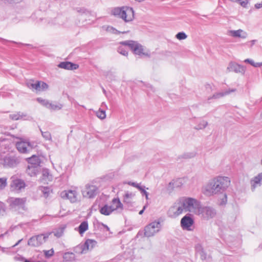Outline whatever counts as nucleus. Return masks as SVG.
<instances>
[{
	"label": "nucleus",
	"mask_w": 262,
	"mask_h": 262,
	"mask_svg": "<svg viewBox=\"0 0 262 262\" xmlns=\"http://www.w3.org/2000/svg\"><path fill=\"white\" fill-rule=\"evenodd\" d=\"M199 202L192 198H183L175 205L171 207L168 211V215L171 217H176L183 211L196 214L199 207Z\"/></svg>",
	"instance_id": "1"
},
{
	"label": "nucleus",
	"mask_w": 262,
	"mask_h": 262,
	"mask_svg": "<svg viewBox=\"0 0 262 262\" xmlns=\"http://www.w3.org/2000/svg\"><path fill=\"white\" fill-rule=\"evenodd\" d=\"M230 180L227 177H217L211 180L205 186V193L208 195L224 191L229 186Z\"/></svg>",
	"instance_id": "2"
},
{
	"label": "nucleus",
	"mask_w": 262,
	"mask_h": 262,
	"mask_svg": "<svg viewBox=\"0 0 262 262\" xmlns=\"http://www.w3.org/2000/svg\"><path fill=\"white\" fill-rule=\"evenodd\" d=\"M111 14L126 23L132 21L135 17L133 8L129 7L114 8L111 11Z\"/></svg>",
	"instance_id": "3"
},
{
	"label": "nucleus",
	"mask_w": 262,
	"mask_h": 262,
	"mask_svg": "<svg viewBox=\"0 0 262 262\" xmlns=\"http://www.w3.org/2000/svg\"><path fill=\"white\" fill-rule=\"evenodd\" d=\"M196 214L201 215L204 220H209L215 216L216 211L212 207L201 206L199 204Z\"/></svg>",
	"instance_id": "4"
},
{
	"label": "nucleus",
	"mask_w": 262,
	"mask_h": 262,
	"mask_svg": "<svg viewBox=\"0 0 262 262\" xmlns=\"http://www.w3.org/2000/svg\"><path fill=\"white\" fill-rule=\"evenodd\" d=\"M51 234V232H48L33 236L29 239L28 245L34 247H39L47 241Z\"/></svg>",
	"instance_id": "5"
},
{
	"label": "nucleus",
	"mask_w": 262,
	"mask_h": 262,
	"mask_svg": "<svg viewBox=\"0 0 262 262\" xmlns=\"http://www.w3.org/2000/svg\"><path fill=\"white\" fill-rule=\"evenodd\" d=\"M120 43L123 46L128 47L135 54L138 55L144 54L142 46L137 41L134 40H126L121 41Z\"/></svg>",
	"instance_id": "6"
},
{
	"label": "nucleus",
	"mask_w": 262,
	"mask_h": 262,
	"mask_svg": "<svg viewBox=\"0 0 262 262\" xmlns=\"http://www.w3.org/2000/svg\"><path fill=\"white\" fill-rule=\"evenodd\" d=\"M161 228L160 222L154 221L147 225L144 229V235L147 237L154 236L160 231Z\"/></svg>",
	"instance_id": "7"
},
{
	"label": "nucleus",
	"mask_w": 262,
	"mask_h": 262,
	"mask_svg": "<svg viewBox=\"0 0 262 262\" xmlns=\"http://www.w3.org/2000/svg\"><path fill=\"white\" fill-rule=\"evenodd\" d=\"M11 180L10 188L12 191L19 192L26 186L25 181L22 179L13 176L11 178Z\"/></svg>",
	"instance_id": "8"
},
{
	"label": "nucleus",
	"mask_w": 262,
	"mask_h": 262,
	"mask_svg": "<svg viewBox=\"0 0 262 262\" xmlns=\"http://www.w3.org/2000/svg\"><path fill=\"white\" fill-rule=\"evenodd\" d=\"M20 139V141L17 142L16 144V148L20 152L23 154L28 153L35 147V146L34 143L24 141L22 139Z\"/></svg>",
	"instance_id": "9"
},
{
	"label": "nucleus",
	"mask_w": 262,
	"mask_h": 262,
	"mask_svg": "<svg viewBox=\"0 0 262 262\" xmlns=\"http://www.w3.org/2000/svg\"><path fill=\"white\" fill-rule=\"evenodd\" d=\"M98 192L99 188L98 187L89 184L85 185L84 188L82 190L83 196L89 199L94 198Z\"/></svg>",
	"instance_id": "10"
},
{
	"label": "nucleus",
	"mask_w": 262,
	"mask_h": 262,
	"mask_svg": "<svg viewBox=\"0 0 262 262\" xmlns=\"http://www.w3.org/2000/svg\"><path fill=\"white\" fill-rule=\"evenodd\" d=\"M26 198H11L10 200V206L14 209H21L25 210Z\"/></svg>",
	"instance_id": "11"
},
{
	"label": "nucleus",
	"mask_w": 262,
	"mask_h": 262,
	"mask_svg": "<svg viewBox=\"0 0 262 262\" xmlns=\"http://www.w3.org/2000/svg\"><path fill=\"white\" fill-rule=\"evenodd\" d=\"M194 224V220L190 214H187L181 220V226L183 229L190 230Z\"/></svg>",
	"instance_id": "12"
},
{
	"label": "nucleus",
	"mask_w": 262,
	"mask_h": 262,
	"mask_svg": "<svg viewBox=\"0 0 262 262\" xmlns=\"http://www.w3.org/2000/svg\"><path fill=\"white\" fill-rule=\"evenodd\" d=\"M60 196L63 199H68L71 203H75L77 201V192L75 190H66L61 192Z\"/></svg>",
	"instance_id": "13"
},
{
	"label": "nucleus",
	"mask_w": 262,
	"mask_h": 262,
	"mask_svg": "<svg viewBox=\"0 0 262 262\" xmlns=\"http://www.w3.org/2000/svg\"><path fill=\"white\" fill-rule=\"evenodd\" d=\"M229 71L234 72L236 73H241L244 74L245 72L246 68L244 66L238 64L236 63L230 62L227 68Z\"/></svg>",
	"instance_id": "14"
},
{
	"label": "nucleus",
	"mask_w": 262,
	"mask_h": 262,
	"mask_svg": "<svg viewBox=\"0 0 262 262\" xmlns=\"http://www.w3.org/2000/svg\"><path fill=\"white\" fill-rule=\"evenodd\" d=\"M9 118L13 120H30V117L28 116V115L26 113H24L21 112H18L14 114H10L9 115Z\"/></svg>",
	"instance_id": "15"
},
{
	"label": "nucleus",
	"mask_w": 262,
	"mask_h": 262,
	"mask_svg": "<svg viewBox=\"0 0 262 262\" xmlns=\"http://www.w3.org/2000/svg\"><path fill=\"white\" fill-rule=\"evenodd\" d=\"M58 67L60 68L66 70H74L77 69L79 66L77 64H75L70 61H63L59 63Z\"/></svg>",
	"instance_id": "16"
},
{
	"label": "nucleus",
	"mask_w": 262,
	"mask_h": 262,
	"mask_svg": "<svg viewBox=\"0 0 262 262\" xmlns=\"http://www.w3.org/2000/svg\"><path fill=\"white\" fill-rule=\"evenodd\" d=\"M236 91V89H229L222 92L216 93L213 94L211 97H208L207 100L208 101H209L211 99H219L225 96L228 95L231 93L235 92Z\"/></svg>",
	"instance_id": "17"
},
{
	"label": "nucleus",
	"mask_w": 262,
	"mask_h": 262,
	"mask_svg": "<svg viewBox=\"0 0 262 262\" xmlns=\"http://www.w3.org/2000/svg\"><path fill=\"white\" fill-rule=\"evenodd\" d=\"M17 160L12 157H6L4 159V166L8 167H13L17 164Z\"/></svg>",
	"instance_id": "18"
},
{
	"label": "nucleus",
	"mask_w": 262,
	"mask_h": 262,
	"mask_svg": "<svg viewBox=\"0 0 262 262\" xmlns=\"http://www.w3.org/2000/svg\"><path fill=\"white\" fill-rule=\"evenodd\" d=\"M262 181V173H259L251 180V189L254 191L256 187L260 186V182Z\"/></svg>",
	"instance_id": "19"
},
{
	"label": "nucleus",
	"mask_w": 262,
	"mask_h": 262,
	"mask_svg": "<svg viewBox=\"0 0 262 262\" xmlns=\"http://www.w3.org/2000/svg\"><path fill=\"white\" fill-rule=\"evenodd\" d=\"M195 251L196 254H198L200 256V258L202 260H205L207 258V253L204 250L203 246L200 244H197L195 246Z\"/></svg>",
	"instance_id": "20"
},
{
	"label": "nucleus",
	"mask_w": 262,
	"mask_h": 262,
	"mask_svg": "<svg viewBox=\"0 0 262 262\" xmlns=\"http://www.w3.org/2000/svg\"><path fill=\"white\" fill-rule=\"evenodd\" d=\"M229 33L230 35L234 37L246 38L247 36V33L242 29L230 30Z\"/></svg>",
	"instance_id": "21"
},
{
	"label": "nucleus",
	"mask_w": 262,
	"mask_h": 262,
	"mask_svg": "<svg viewBox=\"0 0 262 262\" xmlns=\"http://www.w3.org/2000/svg\"><path fill=\"white\" fill-rule=\"evenodd\" d=\"M27 161L29 165H33L34 166L39 167L41 163V159L38 156L33 155L31 157L28 158Z\"/></svg>",
	"instance_id": "22"
},
{
	"label": "nucleus",
	"mask_w": 262,
	"mask_h": 262,
	"mask_svg": "<svg viewBox=\"0 0 262 262\" xmlns=\"http://www.w3.org/2000/svg\"><path fill=\"white\" fill-rule=\"evenodd\" d=\"M40 81H37L34 82V80H30L26 83L28 88L31 89L32 91L39 92L40 90Z\"/></svg>",
	"instance_id": "23"
},
{
	"label": "nucleus",
	"mask_w": 262,
	"mask_h": 262,
	"mask_svg": "<svg viewBox=\"0 0 262 262\" xmlns=\"http://www.w3.org/2000/svg\"><path fill=\"white\" fill-rule=\"evenodd\" d=\"M113 211H114V209L113 208V206H108L107 205H105L104 206L102 207L99 210L102 214L105 215H110Z\"/></svg>",
	"instance_id": "24"
},
{
	"label": "nucleus",
	"mask_w": 262,
	"mask_h": 262,
	"mask_svg": "<svg viewBox=\"0 0 262 262\" xmlns=\"http://www.w3.org/2000/svg\"><path fill=\"white\" fill-rule=\"evenodd\" d=\"M97 242L94 239H88L83 243L87 251L92 249L97 245Z\"/></svg>",
	"instance_id": "25"
},
{
	"label": "nucleus",
	"mask_w": 262,
	"mask_h": 262,
	"mask_svg": "<svg viewBox=\"0 0 262 262\" xmlns=\"http://www.w3.org/2000/svg\"><path fill=\"white\" fill-rule=\"evenodd\" d=\"M83 244H80L74 248V251L79 254L86 253L87 252V250L85 249V246H84Z\"/></svg>",
	"instance_id": "26"
},
{
	"label": "nucleus",
	"mask_w": 262,
	"mask_h": 262,
	"mask_svg": "<svg viewBox=\"0 0 262 262\" xmlns=\"http://www.w3.org/2000/svg\"><path fill=\"white\" fill-rule=\"evenodd\" d=\"M88 222L87 221H83L79 225L77 230L80 234L82 235L88 229Z\"/></svg>",
	"instance_id": "27"
},
{
	"label": "nucleus",
	"mask_w": 262,
	"mask_h": 262,
	"mask_svg": "<svg viewBox=\"0 0 262 262\" xmlns=\"http://www.w3.org/2000/svg\"><path fill=\"white\" fill-rule=\"evenodd\" d=\"M134 196V193L128 191L126 192L123 196V202L127 204H130L132 203V200Z\"/></svg>",
	"instance_id": "28"
},
{
	"label": "nucleus",
	"mask_w": 262,
	"mask_h": 262,
	"mask_svg": "<svg viewBox=\"0 0 262 262\" xmlns=\"http://www.w3.org/2000/svg\"><path fill=\"white\" fill-rule=\"evenodd\" d=\"M38 167L33 165H28L27 169V173L31 177L36 175L38 172Z\"/></svg>",
	"instance_id": "29"
},
{
	"label": "nucleus",
	"mask_w": 262,
	"mask_h": 262,
	"mask_svg": "<svg viewBox=\"0 0 262 262\" xmlns=\"http://www.w3.org/2000/svg\"><path fill=\"white\" fill-rule=\"evenodd\" d=\"M113 205L114 207L113 208L114 209V210H117L119 208L122 209L123 208V204L121 203L119 199L118 198H114L112 200Z\"/></svg>",
	"instance_id": "30"
},
{
	"label": "nucleus",
	"mask_w": 262,
	"mask_h": 262,
	"mask_svg": "<svg viewBox=\"0 0 262 262\" xmlns=\"http://www.w3.org/2000/svg\"><path fill=\"white\" fill-rule=\"evenodd\" d=\"M62 105L59 103H56V104H53L51 102L50 103L49 107L48 108L50 109L53 111L59 110H61L62 107Z\"/></svg>",
	"instance_id": "31"
},
{
	"label": "nucleus",
	"mask_w": 262,
	"mask_h": 262,
	"mask_svg": "<svg viewBox=\"0 0 262 262\" xmlns=\"http://www.w3.org/2000/svg\"><path fill=\"white\" fill-rule=\"evenodd\" d=\"M63 258L66 261H72L75 259V255L72 252H66L64 254Z\"/></svg>",
	"instance_id": "32"
},
{
	"label": "nucleus",
	"mask_w": 262,
	"mask_h": 262,
	"mask_svg": "<svg viewBox=\"0 0 262 262\" xmlns=\"http://www.w3.org/2000/svg\"><path fill=\"white\" fill-rule=\"evenodd\" d=\"M42 178L45 181H50L52 180V176L50 173L48 169H45L43 170Z\"/></svg>",
	"instance_id": "33"
},
{
	"label": "nucleus",
	"mask_w": 262,
	"mask_h": 262,
	"mask_svg": "<svg viewBox=\"0 0 262 262\" xmlns=\"http://www.w3.org/2000/svg\"><path fill=\"white\" fill-rule=\"evenodd\" d=\"M107 31L108 32H111L112 33L115 34H118L120 33H123V34L127 33L129 32L128 30L121 32V31L117 30V29L113 28V27H108L107 29Z\"/></svg>",
	"instance_id": "34"
},
{
	"label": "nucleus",
	"mask_w": 262,
	"mask_h": 262,
	"mask_svg": "<svg viewBox=\"0 0 262 262\" xmlns=\"http://www.w3.org/2000/svg\"><path fill=\"white\" fill-rule=\"evenodd\" d=\"M208 125V122L205 120H202L196 126L194 129L196 130L203 129Z\"/></svg>",
	"instance_id": "35"
},
{
	"label": "nucleus",
	"mask_w": 262,
	"mask_h": 262,
	"mask_svg": "<svg viewBox=\"0 0 262 262\" xmlns=\"http://www.w3.org/2000/svg\"><path fill=\"white\" fill-rule=\"evenodd\" d=\"M64 228L61 227L53 231L54 235L57 237H60L64 232Z\"/></svg>",
	"instance_id": "36"
},
{
	"label": "nucleus",
	"mask_w": 262,
	"mask_h": 262,
	"mask_svg": "<svg viewBox=\"0 0 262 262\" xmlns=\"http://www.w3.org/2000/svg\"><path fill=\"white\" fill-rule=\"evenodd\" d=\"M36 100L39 103L42 104L43 106H45L47 108H48L50 103V102L49 100L43 99L41 98H37Z\"/></svg>",
	"instance_id": "37"
},
{
	"label": "nucleus",
	"mask_w": 262,
	"mask_h": 262,
	"mask_svg": "<svg viewBox=\"0 0 262 262\" xmlns=\"http://www.w3.org/2000/svg\"><path fill=\"white\" fill-rule=\"evenodd\" d=\"M40 131L41 133V135L42 137L46 140H51L52 139L51 135L50 132L46 131V132H43L41 129L40 128Z\"/></svg>",
	"instance_id": "38"
},
{
	"label": "nucleus",
	"mask_w": 262,
	"mask_h": 262,
	"mask_svg": "<svg viewBox=\"0 0 262 262\" xmlns=\"http://www.w3.org/2000/svg\"><path fill=\"white\" fill-rule=\"evenodd\" d=\"M96 115L100 119H103L106 117L105 111L99 108V110L96 112Z\"/></svg>",
	"instance_id": "39"
},
{
	"label": "nucleus",
	"mask_w": 262,
	"mask_h": 262,
	"mask_svg": "<svg viewBox=\"0 0 262 262\" xmlns=\"http://www.w3.org/2000/svg\"><path fill=\"white\" fill-rule=\"evenodd\" d=\"M76 10L78 13L81 14H84L86 16H89L91 15V12L88 10L83 8H76Z\"/></svg>",
	"instance_id": "40"
},
{
	"label": "nucleus",
	"mask_w": 262,
	"mask_h": 262,
	"mask_svg": "<svg viewBox=\"0 0 262 262\" xmlns=\"http://www.w3.org/2000/svg\"><path fill=\"white\" fill-rule=\"evenodd\" d=\"M7 179L6 178L3 177L0 178V190L4 189L7 186Z\"/></svg>",
	"instance_id": "41"
},
{
	"label": "nucleus",
	"mask_w": 262,
	"mask_h": 262,
	"mask_svg": "<svg viewBox=\"0 0 262 262\" xmlns=\"http://www.w3.org/2000/svg\"><path fill=\"white\" fill-rule=\"evenodd\" d=\"M172 182L176 188H180L183 185V180L181 179L172 180Z\"/></svg>",
	"instance_id": "42"
},
{
	"label": "nucleus",
	"mask_w": 262,
	"mask_h": 262,
	"mask_svg": "<svg viewBox=\"0 0 262 262\" xmlns=\"http://www.w3.org/2000/svg\"><path fill=\"white\" fill-rule=\"evenodd\" d=\"M41 191L43 194L44 197L47 198L48 197L51 190L49 187H42Z\"/></svg>",
	"instance_id": "43"
},
{
	"label": "nucleus",
	"mask_w": 262,
	"mask_h": 262,
	"mask_svg": "<svg viewBox=\"0 0 262 262\" xmlns=\"http://www.w3.org/2000/svg\"><path fill=\"white\" fill-rule=\"evenodd\" d=\"M176 38L179 40L185 39L187 38V36L184 32H180L177 34Z\"/></svg>",
	"instance_id": "44"
},
{
	"label": "nucleus",
	"mask_w": 262,
	"mask_h": 262,
	"mask_svg": "<svg viewBox=\"0 0 262 262\" xmlns=\"http://www.w3.org/2000/svg\"><path fill=\"white\" fill-rule=\"evenodd\" d=\"M43 252H44V254H45V256L47 258H49V257H51L52 256H53L54 255V251L53 249H51L49 250H44Z\"/></svg>",
	"instance_id": "45"
},
{
	"label": "nucleus",
	"mask_w": 262,
	"mask_h": 262,
	"mask_svg": "<svg viewBox=\"0 0 262 262\" xmlns=\"http://www.w3.org/2000/svg\"><path fill=\"white\" fill-rule=\"evenodd\" d=\"M118 52L124 56H127L128 51L123 47H119L118 49Z\"/></svg>",
	"instance_id": "46"
},
{
	"label": "nucleus",
	"mask_w": 262,
	"mask_h": 262,
	"mask_svg": "<svg viewBox=\"0 0 262 262\" xmlns=\"http://www.w3.org/2000/svg\"><path fill=\"white\" fill-rule=\"evenodd\" d=\"M124 184H127L129 185H130V186H133L134 187H136V188H138L139 190L142 187V186H141L139 184L136 183L135 182H130V181L127 182H124Z\"/></svg>",
	"instance_id": "47"
},
{
	"label": "nucleus",
	"mask_w": 262,
	"mask_h": 262,
	"mask_svg": "<svg viewBox=\"0 0 262 262\" xmlns=\"http://www.w3.org/2000/svg\"><path fill=\"white\" fill-rule=\"evenodd\" d=\"M145 187L144 186H142L139 189V190L141 191V193H142V195H144L145 196L146 199L148 200V193L145 190Z\"/></svg>",
	"instance_id": "48"
},
{
	"label": "nucleus",
	"mask_w": 262,
	"mask_h": 262,
	"mask_svg": "<svg viewBox=\"0 0 262 262\" xmlns=\"http://www.w3.org/2000/svg\"><path fill=\"white\" fill-rule=\"evenodd\" d=\"M48 88V85L46 83H45L44 82L40 81L39 91H44V90L47 89Z\"/></svg>",
	"instance_id": "49"
},
{
	"label": "nucleus",
	"mask_w": 262,
	"mask_h": 262,
	"mask_svg": "<svg viewBox=\"0 0 262 262\" xmlns=\"http://www.w3.org/2000/svg\"><path fill=\"white\" fill-rule=\"evenodd\" d=\"M5 212V205L3 203H0V215H3Z\"/></svg>",
	"instance_id": "50"
},
{
	"label": "nucleus",
	"mask_w": 262,
	"mask_h": 262,
	"mask_svg": "<svg viewBox=\"0 0 262 262\" xmlns=\"http://www.w3.org/2000/svg\"><path fill=\"white\" fill-rule=\"evenodd\" d=\"M175 186L173 185L172 181L170 182L167 186V190H168L169 192H171L173 190L174 188H175Z\"/></svg>",
	"instance_id": "51"
},
{
	"label": "nucleus",
	"mask_w": 262,
	"mask_h": 262,
	"mask_svg": "<svg viewBox=\"0 0 262 262\" xmlns=\"http://www.w3.org/2000/svg\"><path fill=\"white\" fill-rule=\"evenodd\" d=\"M195 156V154L194 153H187L183 155V158L187 159V158H191L194 157Z\"/></svg>",
	"instance_id": "52"
},
{
	"label": "nucleus",
	"mask_w": 262,
	"mask_h": 262,
	"mask_svg": "<svg viewBox=\"0 0 262 262\" xmlns=\"http://www.w3.org/2000/svg\"><path fill=\"white\" fill-rule=\"evenodd\" d=\"M238 3L242 7H243L244 8H246L247 7V5H248V2L247 0H244V1L242 0Z\"/></svg>",
	"instance_id": "53"
},
{
	"label": "nucleus",
	"mask_w": 262,
	"mask_h": 262,
	"mask_svg": "<svg viewBox=\"0 0 262 262\" xmlns=\"http://www.w3.org/2000/svg\"><path fill=\"white\" fill-rule=\"evenodd\" d=\"M244 62H246V63H250L251 66L252 65H254V61L251 59H246L244 60Z\"/></svg>",
	"instance_id": "54"
},
{
	"label": "nucleus",
	"mask_w": 262,
	"mask_h": 262,
	"mask_svg": "<svg viewBox=\"0 0 262 262\" xmlns=\"http://www.w3.org/2000/svg\"><path fill=\"white\" fill-rule=\"evenodd\" d=\"M9 3H18L22 1V0H7Z\"/></svg>",
	"instance_id": "55"
},
{
	"label": "nucleus",
	"mask_w": 262,
	"mask_h": 262,
	"mask_svg": "<svg viewBox=\"0 0 262 262\" xmlns=\"http://www.w3.org/2000/svg\"><path fill=\"white\" fill-rule=\"evenodd\" d=\"M254 67H260L262 66V62H254V65H252Z\"/></svg>",
	"instance_id": "56"
},
{
	"label": "nucleus",
	"mask_w": 262,
	"mask_h": 262,
	"mask_svg": "<svg viewBox=\"0 0 262 262\" xmlns=\"http://www.w3.org/2000/svg\"><path fill=\"white\" fill-rule=\"evenodd\" d=\"M255 7L256 9H260L262 7V2L260 3H257L255 5Z\"/></svg>",
	"instance_id": "57"
},
{
	"label": "nucleus",
	"mask_w": 262,
	"mask_h": 262,
	"mask_svg": "<svg viewBox=\"0 0 262 262\" xmlns=\"http://www.w3.org/2000/svg\"><path fill=\"white\" fill-rule=\"evenodd\" d=\"M0 40L3 42H8L9 41L8 40H7L5 39H3V38H0ZM10 42H13V43H17V42H15V41H10ZM18 44H21V43H18Z\"/></svg>",
	"instance_id": "58"
},
{
	"label": "nucleus",
	"mask_w": 262,
	"mask_h": 262,
	"mask_svg": "<svg viewBox=\"0 0 262 262\" xmlns=\"http://www.w3.org/2000/svg\"><path fill=\"white\" fill-rule=\"evenodd\" d=\"M100 224L105 229H106V230L107 231H109L110 230V228L106 225H105L103 223H100Z\"/></svg>",
	"instance_id": "59"
},
{
	"label": "nucleus",
	"mask_w": 262,
	"mask_h": 262,
	"mask_svg": "<svg viewBox=\"0 0 262 262\" xmlns=\"http://www.w3.org/2000/svg\"><path fill=\"white\" fill-rule=\"evenodd\" d=\"M145 208H146V206H144L143 207V208L140 211L139 214H140V215L142 214L143 213V212H144V210L145 209Z\"/></svg>",
	"instance_id": "60"
},
{
	"label": "nucleus",
	"mask_w": 262,
	"mask_h": 262,
	"mask_svg": "<svg viewBox=\"0 0 262 262\" xmlns=\"http://www.w3.org/2000/svg\"><path fill=\"white\" fill-rule=\"evenodd\" d=\"M256 41V40H252L251 41H250V42H251V47H252V46H253L254 45V43H255V42Z\"/></svg>",
	"instance_id": "61"
},
{
	"label": "nucleus",
	"mask_w": 262,
	"mask_h": 262,
	"mask_svg": "<svg viewBox=\"0 0 262 262\" xmlns=\"http://www.w3.org/2000/svg\"><path fill=\"white\" fill-rule=\"evenodd\" d=\"M23 240V239H19L14 245V246H16L17 245H18L20 242L21 241Z\"/></svg>",
	"instance_id": "62"
},
{
	"label": "nucleus",
	"mask_w": 262,
	"mask_h": 262,
	"mask_svg": "<svg viewBox=\"0 0 262 262\" xmlns=\"http://www.w3.org/2000/svg\"><path fill=\"white\" fill-rule=\"evenodd\" d=\"M24 45L26 46H28V47H30V48H34V47L31 44H25Z\"/></svg>",
	"instance_id": "63"
},
{
	"label": "nucleus",
	"mask_w": 262,
	"mask_h": 262,
	"mask_svg": "<svg viewBox=\"0 0 262 262\" xmlns=\"http://www.w3.org/2000/svg\"><path fill=\"white\" fill-rule=\"evenodd\" d=\"M104 106V107H106V105L105 104V103L104 102H103L101 104V107H103V106Z\"/></svg>",
	"instance_id": "64"
}]
</instances>
